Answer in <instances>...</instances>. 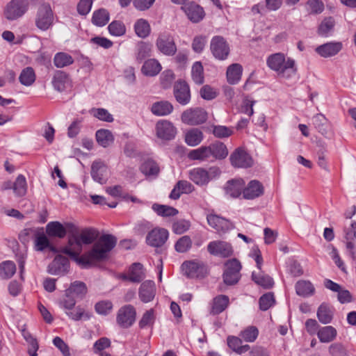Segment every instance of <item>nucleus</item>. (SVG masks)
<instances>
[{
  "label": "nucleus",
  "instance_id": "29",
  "mask_svg": "<svg viewBox=\"0 0 356 356\" xmlns=\"http://www.w3.org/2000/svg\"><path fill=\"white\" fill-rule=\"evenodd\" d=\"M243 67L238 63H233L228 66L226 72L227 82L231 85L237 84L242 76Z\"/></svg>",
  "mask_w": 356,
  "mask_h": 356
},
{
  "label": "nucleus",
  "instance_id": "44",
  "mask_svg": "<svg viewBox=\"0 0 356 356\" xmlns=\"http://www.w3.org/2000/svg\"><path fill=\"white\" fill-rule=\"evenodd\" d=\"M134 31L139 38H145L149 35L151 27L146 19H139L134 24Z\"/></svg>",
  "mask_w": 356,
  "mask_h": 356
},
{
  "label": "nucleus",
  "instance_id": "36",
  "mask_svg": "<svg viewBox=\"0 0 356 356\" xmlns=\"http://www.w3.org/2000/svg\"><path fill=\"white\" fill-rule=\"evenodd\" d=\"M296 293L302 297H309L314 293L315 288L314 285L306 280H300L296 282Z\"/></svg>",
  "mask_w": 356,
  "mask_h": 356
},
{
  "label": "nucleus",
  "instance_id": "58",
  "mask_svg": "<svg viewBox=\"0 0 356 356\" xmlns=\"http://www.w3.org/2000/svg\"><path fill=\"white\" fill-rule=\"evenodd\" d=\"M241 343V340L236 337H229L227 338L228 346L234 351L239 354L248 350L249 348L248 345L242 346Z\"/></svg>",
  "mask_w": 356,
  "mask_h": 356
},
{
  "label": "nucleus",
  "instance_id": "42",
  "mask_svg": "<svg viewBox=\"0 0 356 356\" xmlns=\"http://www.w3.org/2000/svg\"><path fill=\"white\" fill-rule=\"evenodd\" d=\"M252 280L257 285H259L264 289H270L274 284L273 278L263 273H257L255 272H252Z\"/></svg>",
  "mask_w": 356,
  "mask_h": 356
},
{
  "label": "nucleus",
  "instance_id": "51",
  "mask_svg": "<svg viewBox=\"0 0 356 356\" xmlns=\"http://www.w3.org/2000/svg\"><path fill=\"white\" fill-rule=\"evenodd\" d=\"M193 81L197 85H201L204 81V68L200 61H196L193 64L191 69Z\"/></svg>",
  "mask_w": 356,
  "mask_h": 356
},
{
  "label": "nucleus",
  "instance_id": "24",
  "mask_svg": "<svg viewBox=\"0 0 356 356\" xmlns=\"http://www.w3.org/2000/svg\"><path fill=\"white\" fill-rule=\"evenodd\" d=\"M264 194V186L257 180L250 181L246 187L243 186V197L246 200H253Z\"/></svg>",
  "mask_w": 356,
  "mask_h": 356
},
{
  "label": "nucleus",
  "instance_id": "17",
  "mask_svg": "<svg viewBox=\"0 0 356 356\" xmlns=\"http://www.w3.org/2000/svg\"><path fill=\"white\" fill-rule=\"evenodd\" d=\"M207 251L211 255L222 258L229 257L234 253L232 245L222 241H211L207 245Z\"/></svg>",
  "mask_w": 356,
  "mask_h": 356
},
{
  "label": "nucleus",
  "instance_id": "35",
  "mask_svg": "<svg viewBox=\"0 0 356 356\" xmlns=\"http://www.w3.org/2000/svg\"><path fill=\"white\" fill-rule=\"evenodd\" d=\"M185 142L191 147L198 145L204 139L202 131L197 128H192L185 134Z\"/></svg>",
  "mask_w": 356,
  "mask_h": 356
},
{
  "label": "nucleus",
  "instance_id": "4",
  "mask_svg": "<svg viewBox=\"0 0 356 356\" xmlns=\"http://www.w3.org/2000/svg\"><path fill=\"white\" fill-rule=\"evenodd\" d=\"M220 169L217 166H211L208 170L204 168H195L189 171L188 177L195 184L202 186L220 176Z\"/></svg>",
  "mask_w": 356,
  "mask_h": 356
},
{
  "label": "nucleus",
  "instance_id": "60",
  "mask_svg": "<svg viewBox=\"0 0 356 356\" xmlns=\"http://www.w3.org/2000/svg\"><path fill=\"white\" fill-rule=\"evenodd\" d=\"M259 334V330L255 326H250L241 332V337L247 342H253Z\"/></svg>",
  "mask_w": 356,
  "mask_h": 356
},
{
  "label": "nucleus",
  "instance_id": "61",
  "mask_svg": "<svg viewBox=\"0 0 356 356\" xmlns=\"http://www.w3.org/2000/svg\"><path fill=\"white\" fill-rule=\"evenodd\" d=\"M213 134L218 138H227L233 134L231 128L222 125H215L213 127Z\"/></svg>",
  "mask_w": 356,
  "mask_h": 356
},
{
  "label": "nucleus",
  "instance_id": "34",
  "mask_svg": "<svg viewBox=\"0 0 356 356\" xmlns=\"http://www.w3.org/2000/svg\"><path fill=\"white\" fill-rule=\"evenodd\" d=\"M161 65L156 59L150 58L145 61L141 71L146 76H154L161 72Z\"/></svg>",
  "mask_w": 356,
  "mask_h": 356
},
{
  "label": "nucleus",
  "instance_id": "64",
  "mask_svg": "<svg viewBox=\"0 0 356 356\" xmlns=\"http://www.w3.org/2000/svg\"><path fill=\"white\" fill-rule=\"evenodd\" d=\"M329 353L332 356H347L346 348L340 343H332L329 347Z\"/></svg>",
  "mask_w": 356,
  "mask_h": 356
},
{
  "label": "nucleus",
  "instance_id": "14",
  "mask_svg": "<svg viewBox=\"0 0 356 356\" xmlns=\"http://www.w3.org/2000/svg\"><path fill=\"white\" fill-rule=\"evenodd\" d=\"M181 267L185 275L190 278L204 277L208 273L207 266L202 261H184Z\"/></svg>",
  "mask_w": 356,
  "mask_h": 356
},
{
  "label": "nucleus",
  "instance_id": "27",
  "mask_svg": "<svg viewBox=\"0 0 356 356\" xmlns=\"http://www.w3.org/2000/svg\"><path fill=\"white\" fill-rule=\"evenodd\" d=\"M70 82L69 74L62 70H56L51 81L54 88L58 91H64Z\"/></svg>",
  "mask_w": 356,
  "mask_h": 356
},
{
  "label": "nucleus",
  "instance_id": "10",
  "mask_svg": "<svg viewBox=\"0 0 356 356\" xmlns=\"http://www.w3.org/2000/svg\"><path fill=\"white\" fill-rule=\"evenodd\" d=\"M29 6L28 0H11L5 8V17L10 21L16 20L26 13Z\"/></svg>",
  "mask_w": 356,
  "mask_h": 356
},
{
  "label": "nucleus",
  "instance_id": "20",
  "mask_svg": "<svg viewBox=\"0 0 356 356\" xmlns=\"http://www.w3.org/2000/svg\"><path fill=\"white\" fill-rule=\"evenodd\" d=\"M181 9L193 23L200 22L205 16L204 8L195 1L188 2L182 6Z\"/></svg>",
  "mask_w": 356,
  "mask_h": 356
},
{
  "label": "nucleus",
  "instance_id": "40",
  "mask_svg": "<svg viewBox=\"0 0 356 356\" xmlns=\"http://www.w3.org/2000/svg\"><path fill=\"white\" fill-rule=\"evenodd\" d=\"M335 20L332 17H325L318 28V34L323 37H327L334 31Z\"/></svg>",
  "mask_w": 356,
  "mask_h": 356
},
{
  "label": "nucleus",
  "instance_id": "55",
  "mask_svg": "<svg viewBox=\"0 0 356 356\" xmlns=\"http://www.w3.org/2000/svg\"><path fill=\"white\" fill-rule=\"evenodd\" d=\"M108 30L111 35L120 37L126 33V27L124 24L119 20L113 21L108 26Z\"/></svg>",
  "mask_w": 356,
  "mask_h": 356
},
{
  "label": "nucleus",
  "instance_id": "21",
  "mask_svg": "<svg viewBox=\"0 0 356 356\" xmlns=\"http://www.w3.org/2000/svg\"><path fill=\"white\" fill-rule=\"evenodd\" d=\"M156 131L157 137L165 140L174 139L177 134V129L172 123L164 120L156 123Z\"/></svg>",
  "mask_w": 356,
  "mask_h": 356
},
{
  "label": "nucleus",
  "instance_id": "62",
  "mask_svg": "<svg viewBox=\"0 0 356 356\" xmlns=\"http://www.w3.org/2000/svg\"><path fill=\"white\" fill-rule=\"evenodd\" d=\"M191 227L189 221L186 220H179L173 222L172 231L176 234H181L187 232Z\"/></svg>",
  "mask_w": 356,
  "mask_h": 356
},
{
  "label": "nucleus",
  "instance_id": "13",
  "mask_svg": "<svg viewBox=\"0 0 356 356\" xmlns=\"http://www.w3.org/2000/svg\"><path fill=\"white\" fill-rule=\"evenodd\" d=\"M136 311L131 305L122 307L117 313L116 321L122 328L130 327L136 321Z\"/></svg>",
  "mask_w": 356,
  "mask_h": 356
},
{
  "label": "nucleus",
  "instance_id": "45",
  "mask_svg": "<svg viewBox=\"0 0 356 356\" xmlns=\"http://www.w3.org/2000/svg\"><path fill=\"white\" fill-rule=\"evenodd\" d=\"M96 140L99 145L103 147H108L114 140L112 133L108 129H99L97 131Z\"/></svg>",
  "mask_w": 356,
  "mask_h": 356
},
{
  "label": "nucleus",
  "instance_id": "50",
  "mask_svg": "<svg viewBox=\"0 0 356 356\" xmlns=\"http://www.w3.org/2000/svg\"><path fill=\"white\" fill-rule=\"evenodd\" d=\"M16 272L15 264L12 261H5L0 264V277L10 279Z\"/></svg>",
  "mask_w": 356,
  "mask_h": 356
},
{
  "label": "nucleus",
  "instance_id": "7",
  "mask_svg": "<svg viewBox=\"0 0 356 356\" xmlns=\"http://www.w3.org/2000/svg\"><path fill=\"white\" fill-rule=\"evenodd\" d=\"M155 44L157 50L167 56L175 55L177 51L174 36L167 31L159 34Z\"/></svg>",
  "mask_w": 356,
  "mask_h": 356
},
{
  "label": "nucleus",
  "instance_id": "49",
  "mask_svg": "<svg viewBox=\"0 0 356 356\" xmlns=\"http://www.w3.org/2000/svg\"><path fill=\"white\" fill-rule=\"evenodd\" d=\"M152 209L157 215L163 217H170L176 216L178 210L172 207L154 203Z\"/></svg>",
  "mask_w": 356,
  "mask_h": 356
},
{
  "label": "nucleus",
  "instance_id": "48",
  "mask_svg": "<svg viewBox=\"0 0 356 356\" xmlns=\"http://www.w3.org/2000/svg\"><path fill=\"white\" fill-rule=\"evenodd\" d=\"M19 81L24 86H31L35 81L34 70L31 67H26L23 69L19 76Z\"/></svg>",
  "mask_w": 356,
  "mask_h": 356
},
{
  "label": "nucleus",
  "instance_id": "57",
  "mask_svg": "<svg viewBox=\"0 0 356 356\" xmlns=\"http://www.w3.org/2000/svg\"><path fill=\"white\" fill-rule=\"evenodd\" d=\"M275 302L273 293H266L261 296L259 300V309L262 311H266L270 308Z\"/></svg>",
  "mask_w": 356,
  "mask_h": 356
},
{
  "label": "nucleus",
  "instance_id": "37",
  "mask_svg": "<svg viewBox=\"0 0 356 356\" xmlns=\"http://www.w3.org/2000/svg\"><path fill=\"white\" fill-rule=\"evenodd\" d=\"M337 334V330L330 325L323 327L317 332V336L322 343H329L335 339Z\"/></svg>",
  "mask_w": 356,
  "mask_h": 356
},
{
  "label": "nucleus",
  "instance_id": "47",
  "mask_svg": "<svg viewBox=\"0 0 356 356\" xmlns=\"http://www.w3.org/2000/svg\"><path fill=\"white\" fill-rule=\"evenodd\" d=\"M317 317L321 323L328 324L332 320L333 312L327 304L322 303L318 308Z\"/></svg>",
  "mask_w": 356,
  "mask_h": 356
},
{
  "label": "nucleus",
  "instance_id": "11",
  "mask_svg": "<svg viewBox=\"0 0 356 356\" xmlns=\"http://www.w3.org/2000/svg\"><path fill=\"white\" fill-rule=\"evenodd\" d=\"M210 50L213 57L218 60H226L230 53L229 44L220 35H216L212 38L210 43Z\"/></svg>",
  "mask_w": 356,
  "mask_h": 356
},
{
  "label": "nucleus",
  "instance_id": "32",
  "mask_svg": "<svg viewBox=\"0 0 356 356\" xmlns=\"http://www.w3.org/2000/svg\"><path fill=\"white\" fill-rule=\"evenodd\" d=\"M67 294H71L75 298L83 299L88 292L86 284L81 281H74L71 283L68 289L65 290Z\"/></svg>",
  "mask_w": 356,
  "mask_h": 356
},
{
  "label": "nucleus",
  "instance_id": "41",
  "mask_svg": "<svg viewBox=\"0 0 356 356\" xmlns=\"http://www.w3.org/2000/svg\"><path fill=\"white\" fill-rule=\"evenodd\" d=\"M98 236L99 232L97 229L89 227L82 229L81 234L78 236L81 245H89L92 243L98 238Z\"/></svg>",
  "mask_w": 356,
  "mask_h": 356
},
{
  "label": "nucleus",
  "instance_id": "52",
  "mask_svg": "<svg viewBox=\"0 0 356 356\" xmlns=\"http://www.w3.org/2000/svg\"><path fill=\"white\" fill-rule=\"evenodd\" d=\"M140 170L146 176L157 175L159 172V168L154 161L147 159L141 164Z\"/></svg>",
  "mask_w": 356,
  "mask_h": 356
},
{
  "label": "nucleus",
  "instance_id": "46",
  "mask_svg": "<svg viewBox=\"0 0 356 356\" xmlns=\"http://www.w3.org/2000/svg\"><path fill=\"white\" fill-rule=\"evenodd\" d=\"M74 63L72 56L65 52H58L54 55V64L57 68H63Z\"/></svg>",
  "mask_w": 356,
  "mask_h": 356
},
{
  "label": "nucleus",
  "instance_id": "39",
  "mask_svg": "<svg viewBox=\"0 0 356 356\" xmlns=\"http://www.w3.org/2000/svg\"><path fill=\"white\" fill-rule=\"evenodd\" d=\"M129 272L130 274L131 282L139 283L145 277L143 266L140 263H134L130 266Z\"/></svg>",
  "mask_w": 356,
  "mask_h": 356
},
{
  "label": "nucleus",
  "instance_id": "26",
  "mask_svg": "<svg viewBox=\"0 0 356 356\" xmlns=\"http://www.w3.org/2000/svg\"><path fill=\"white\" fill-rule=\"evenodd\" d=\"M156 293L155 284L153 281L147 280L142 283L139 289V298L143 302L152 301Z\"/></svg>",
  "mask_w": 356,
  "mask_h": 356
},
{
  "label": "nucleus",
  "instance_id": "18",
  "mask_svg": "<svg viewBox=\"0 0 356 356\" xmlns=\"http://www.w3.org/2000/svg\"><path fill=\"white\" fill-rule=\"evenodd\" d=\"M229 160L232 165L235 168H250L253 164L251 156L243 148H236L230 155Z\"/></svg>",
  "mask_w": 356,
  "mask_h": 356
},
{
  "label": "nucleus",
  "instance_id": "43",
  "mask_svg": "<svg viewBox=\"0 0 356 356\" xmlns=\"http://www.w3.org/2000/svg\"><path fill=\"white\" fill-rule=\"evenodd\" d=\"M110 19L109 13L105 8H99L93 13L92 22L97 26H104Z\"/></svg>",
  "mask_w": 356,
  "mask_h": 356
},
{
  "label": "nucleus",
  "instance_id": "5",
  "mask_svg": "<svg viewBox=\"0 0 356 356\" xmlns=\"http://www.w3.org/2000/svg\"><path fill=\"white\" fill-rule=\"evenodd\" d=\"M242 265L236 258L227 260L224 264L222 280L227 286L236 284L241 277Z\"/></svg>",
  "mask_w": 356,
  "mask_h": 356
},
{
  "label": "nucleus",
  "instance_id": "31",
  "mask_svg": "<svg viewBox=\"0 0 356 356\" xmlns=\"http://www.w3.org/2000/svg\"><path fill=\"white\" fill-rule=\"evenodd\" d=\"M46 233L49 237L63 238L66 236L67 231L60 222L52 221L47 225Z\"/></svg>",
  "mask_w": 356,
  "mask_h": 356
},
{
  "label": "nucleus",
  "instance_id": "6",
  "mask_svg": "<svg viewBox=\"0 0 356 356\" xmlns=\"http://www.w3.org/2000/svg\"><path fill=\"white\" fill-rule=\"evenodd\" d=\"M75 305V298L71 294H67V291H65V297L60 301L59 305L60 307L67 310L65 313L69 318L74 321H79L82 318L88 320L90 318L91 315L88 313H86L83 309L79 307H76L75 312H70V310L72 309Z\"/></svg>",
  "mask_w": 356,
  "mask_h": 356
},
{
  "label": "nucleus",
  "instance_id": "30",
  "mask_svg": "<svg viewBox=\"0 0 356 356\" xmlns=\"http://www.w3.org/2000/svg\"><path fill=\"white\" fill-rule=\"evenodd\" d=\"M229 297L226 295H218L213 299L210 314L217 315L222 313L228 307Z\"/></svg>",
  "mask_w": 356,
  "mask_h": 356
},
{
  "label": "nucleus",
  "instance_id": "54",
  "mask_svg": "<svg viewBox=\"0 0 356 356\" xmlns=\"http://www.w3.org/2000/svg\"><path fill=\"white\" fill-rule=\"evenodd\" d=\"M192 240L188 235L179 238L175 244V250L179 253L188 252L192 247Z\"/></svg>",
  "mask_w": 356,
  "mask_h": 356
},
{
  "label": "nucleus",
  "instance_id": "53",
  "mask_svg": "<svg viewBox=\"0 0 356 356\" xmlns=\"http://www.w3.org/2000/svg\"><path fill=\"white\" fill-rule=\"evenodd\" d=\"M14 193L19 197L25 195L27 191L26 180L24 175H19L13 183Z\"/></svg>",
  "mask_w": 356,
  "mask_h": 356
},
{
  "label": "nucleus",
  "instance_id": "25",
  "mask_svg": "<svg viewBox=\"0 0 356 356\" xmlns=\"http://www.w3.org/2000/svg\"><path fill=\"white\" fill-rule=\"evenodd\" d=\"M244 185L245 182L242 179H233L227 181L224 190L226 195L236 198L243 194Z\"/></svg>",
  "mask_w": 356,
  "mask_h": 356
},
{
  "label": "nucleus",
  "instance_id": "59",
  "mask_svg": "<svg viewBox=\"0 0 356 356\" xmlns=\"http://www.w3.org/2000/svg\"><path fill=\"white\" fill-rule=\"evenodd\" d=\"M113 309V303L110 300H102L97 302L95 305L96 312L101 315L108 314Z\"/></svg>",
  "mask_w": 356,
  "mask_h": 356
},
{
  "label": "nucleus",
  "instance_id": "2",
  "mask_svg": "<svg viewBox=\"0 0 356 356\" xmlns=\"http://www.w3.org/2000/svg\"><path fill=\"white\" fill-rule=\"evenodd\" d=\"M229 154L225 144L216 140L209 145H202L197 149L191 150L188 157L191 160L213 162L225 159Z\"/></svg>",
  "mask_w": 356,
  "mask_h": 356
},
{
  "label": "nucleus",
  "instance_id": "3",
  "mask_svg": "<svg viewBox=\"0 0 356 356\" xmlns=\"http://www.w3.org/2000/svg\"><path fill=\"white\" fill-rule=\"evenodd\" d=\"M267 66L277 72V75L284 78H290L297 72L295 60L288 58L286 60L283 53H275L268 56Z\"/></svg>",
  "mask_w": 356,
  "mask_h": 356
},
{
  "label": "nucleus",
  "instance_id": "15",
  "mask_svg": "<svg viewBox=\"0 0 356 356\" xmlns=\"http://www.w3.org/2000/svg\"><path fill=\"white\" fill-rule=\"evenodd\" d=\"M168 236L169 232L166 229L156 227L147 233L145 241L149 246L161 248L165 243Z\"/></svg>",
  "mask_w": 356,
  "mask_h": 356
},
{
  "label": "nucleus",
  "instance_id": "33",
  "mask_svg": "<svg viewBox=\"0 0 356 356\" xmlns=\"http://www.w3.org/2000/svg\"><path fill=\"white\" fill-rule=\"evenodd\" d=\"M173 106L168 101H159L152 105L151 111L156 116H164L173 111Z\"/></svg>",
  "mask_w": 356,
  "mask_h": 356
},
{
  "label": "nucleus",
  "instance_id": "12",
  "mask_svg": "<svg viewBox=\"0 0 356 356\" xmlns=\"http://www.w3.org/2000/svg\"><path fill=\"white\" fill-rule=\"evenodd\" d=\"M181 119L182 122L186 124L198 125L207 121V113L202 108H191L182 113Z\"/></svg>",
  "mask_w": 356,
  "mask_h": 356
},
{
  "label": "nucleus",
  "instance_id": "63",
  "mask_svg": "<svg viewBox=\"0 0 356 356\" xmlns=\"http://www.w3.org/2000/svg\"><path fill=\"white\" fill-rule=\"evenodd\" d=\"M307 10L312 14H319L323 11L324 5L320 0H309L307 2Z\"/></svg>",
  "mask_w": 356,
  "mask_h": 356
},
{
  "label": "nucleus",
  "instance_id": "22",
  "mask_svg": "<svg viewBox=\"0 0 356 356\" xmlns=\"http://www.w3.org/2000/svg\"><path fill=\"white\" fill-rule=\"evenodd\" d=\"M208 224L219 233H225L233 229V223L216 214H209L207 217Z\"/></svg>",
  "mask_w": 356,
  "mask_h": 356
},
{
  "label": "nucleus",
  "instance_id": "16",
  "mask_svg": "<svg viewBox=\"0 0 356 356\" xmlns=\"http://www.w3.org/2000/svg\"><path fill=\"white\" fill-rule=\"evenodd\" d=\"M69 259L62 254L56 255L47 267V272L54 275L63 276L70 271Z\"/></svg>",
  "mask_w": 356,
  "mask_h": 356
},
{
  "label": "nucleus",
  "instance_id": "23",
  "mask_svg": "<svg viewBox=\"0 0 356 356\" xmlns=\"http://www.w3.org/2000/svg\"><path fill=\"white\" fill-rule=\"evenodd\" d=\"M342 48L341 42H329L318 46L315 51L323 58H329L337 55Z\"/></svg>",
  "mask_w": 356,
  "mask_h": 356
},
{
  "label": "nucleus",
  "instance_id": "38",
  "mask_svg": "<svg viewBox=\"0 0 356 356\" xmlns=\"http://www.w3.org/2000/svg\"><path fill=\"white\" fill-rule=\"evenodd\" d=\"M152 49V44L140 41L137 44L136 50V58L139 62L141 63L146 58L151 56Z\"/></svg>",
  "mask_w": 356,
  "mask_h": 356
},
{
  "label": "nucleus",
  "instance_id": "56",
  "mask_svg": "<svg viewBox=\"0 0 356 356\" xmlns=\"http://www.w3.org/2000/svg\"><path fill=\"white\" fill-rule=\"evenodd\" d=\"M313 124L318 131L322 134L325 135L327 133V119L321 114H316L313 118Z\"/></svg>",
  "mask_w": 356,
  "mask_h": 356
},
{
  "label": "nucleus",
  "instance_id": "28",
  "mask_svg": "<svg viewBox=\"0 0 356 356\" xmlns=\"http://www.w3.org/2000/svg\"><path fill=\"white\" fill-rule=\"evenodd\" d=\"M106 172V167L104 163L101 161H95L92 163L91 166V177L92 179L101 184L106 183V179L104 177V173Z\"/></svg>",
  "mask_w": 356,
  "mask_h": 356
},
{
  "label": "nucleus",
  "instance_id": "1",
  "mask_svg": "<svg viewBox=\"0 0 356 356\" xmlns=\"http://www.w3.org/2000/svg\"><path fill=\"white\" fill-rule=\"evenodd\" d=\"M117 243V238L109 234L102 235L93 245L92 249L86 254L80 256L82 245L76 235L69 236L67 245L60 248L63 254L68 255L83 268L92 266L95 261H102L107 257V254L111 251Z\"/></svg>",
  "mask_w": 356,
  "mask_h": 356
},
{
  "label": "nucleus",
  "instance_id": "9",
  "mask_svg": "<svg viewBox=\"0 0 356 356\" xmlns=\"http://www.w3.org/2000/svg\"><path fill=\"white\" fill-rule=\"evenodd\" d=\"M31 234H33L32 237L34 239L35 249L37 251H43L47 249V247H49V240L42 229L35 231L31 229H25L19 234V238L23 243L28 242L29 238L27 237Z\"/></svg>",
  "mask_w": 356,
  "mask_h": 356
},
{
  "label": "nucleus",
  "instance_id": "19",
  "mask_svg": "<svg viewBox=\"0 0 356 356\" xmlns=\"http://www.w3.org/2000/svg\"><path fill=\"white\" fill-rule=\"evenodd\" d=\"M173 94L176 101L181 105H186L191 101V91L188 84L184 80H178L173 86Z\"/></svg>",
  "mask_w": 356,
  "mask_h": 356
},
{
  "label": "nucleus",
  "instance_id": "8",
  "mask_svg": "<svg viewBox=\"0 0 356 356\" xmlns=\"http://www.w3.org/2000/svg\"><path fill=\"white\" fill-rule=\"evenodd\" d=\"M54 23V13L49 3L42 4L36 13L35 24L36 27L45 31L50 29Z\"/></svg>",
  "mask_w": 356,
  "mask_h": 356
}]
</instances>
